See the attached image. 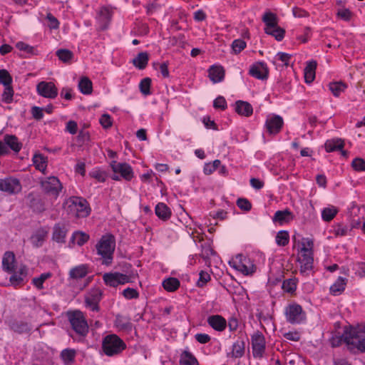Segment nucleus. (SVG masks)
I'll return each mask as SVG.
<instances>
[{
    "instance_id": "2f4dec72",
    "label": "nucleus",
    "mask_w": 365,
    "mask_h": 365,
    "mask_svg": "<svg viewBox=\"0 0 365 365\" xmlns=\"http://www.w3.org/2000/svg\"><path fill=\"white\" fill-rule=\"evenodd\" d=\"M47 232L41 229L38 230L31 237L32 245L36 247H41L46 237Z\"/></svg>"
},
{
    "instance_id": "6e6552de",
    "label": "nucleus",
    "mask_w": 365,
    "mask_h": 365,
    "mask_svg": "<svg viewBox=\"0 0 365 365\" xmlns=\"http://www.w3.org/2000/svg\"><path fill=\"white\" fill-rule=\"evenodd\" d=\"M136 275L137 274L127 275L120 272L106 273L103 279L107 285L115 287L119 284L131 282V279L135 278Z\"/></svg>"
},
{
    "instance_id": "4c0bfd02",
    "label": "nucleus",
    "mask_w": 365,
    "mask_h": 365,
    "mask_svg": "<svg viewBox=\"0 0 365 365\" xmlns=\"http://www.w3.org/2000/svg\"><path fill=\"white\" fill-rule=\"evenodd\" d=\"M180 365H198L196 358L189 351H185L182 354L180 361Z\"/></svg>"
},
{
    "instance_id": "5701e85b",
    "label": "nucleus",
    "mask_w": 365,
    "mask_h": 365,
    "mask_svg": "<svg viewBox=\"0 0 365 365\" xmlns=\"http://www.w3.org/2000/svg\"><path fill=\"white\" fill-rule=\"evenodd\" d=\"M293 219L292 213L287 209L284 210H278L275 212L272 220L274 222H279L282 225L289 222Z\"/></svg>"
},
{
    "instance_id": "5fc2aeb1",
    "label": "nucleus",
    "mask_w": 365,
    "mask_h": 365,
    "mask_svg": "<svg viewBox=\"0 0 365 365\" xmlns=\"http://www.w3.org/2000/svg\"><path fill=\"white\" fill-rule=\"evenodd\" d=\"M151 85V79L150 78H143L140 83V90L141 93L145 96L150 93V88Z\"/></svg>"
},
{
    "instance_id": "79ce46f5",
    "label": "nucleus",
    "mask_w": 365,
    "mask_h": 365,
    "mask_svg": "<svg viewBox=\"0 0 365 365\" xmlns=\"http://www.w3.org/2000/svg\"><path fill=\"white\" fill-rule=\"evenodd\" d=\"M66 230L59 225H56L53 228V239L58 242H64L66 237Z\"/></svg>"
},
{
    "instance_id": "f03ea898",
    "label": "nucleus",
    "mask_w": 365,
    "mask_h": 365,
    "mask_svg": "<svg viewBox=\"0 0 365 365\" xmlns=\"http://www.w3.org/2000/svg\"><path fill=\"white\" fill-rule=\"evenodd\" d=\"M115 247V240L112 235L103 236L98 242L96 250L98 254L103 258V264L108 265L112 262Z\"/></svg>"
},
{
    "instance_id": "6e6d98bb",
    "label": "nucleus",
    "mask_w": 365,
    "mask_h": 365,
    "mask_svg": "<svg viewBox=\"0 0 365 365\" xmlns=\"http://www.w3.org/2000/svg\"><path fill=\"white\" fill-rule=\"evenodd\" d=\"M221 165V162L219 160H215L212 163H206L204 166V173L206 175H210Z\"/></svg>"
},
{
    "instance_id": "bf43d9fd",
    "label": "nucleus",
    "mask_w": 365,
    "mask_h": 365,
    "mask_svg": "<svg viewBox=\"0 0 365 365\" xmlns=\"http://www.w3.org/2000/svg\"><path fill=\"white\" fill-rule=\"evenodd\" d=\"M237 205L241 210L245 211H250L252 208L251 203L245 198H239L237 201Z\"/></svg>"
},
{
    "instance_id": "0eeeda50",
    "label": "nucleus",
    "mask_w": 365,
    "mask_h": 365,
    "mask_svg": "<svg viewBox=\"0 0 365 365\" xmlns=\"http://www.w3.org/2000/svg\"><path fill=\"white\" fill-rule=\"evenodd\" d=\"M41 185L43 192L54 198L58 196L63 188L60 180L54 176L46 178L41 181Z\"/></svg>"
},
{
    "instance_id": "37998d69",
    "label": "nucleus",
    "mask_w": 365,
    "mask_h": 365,
    "mask_svg": "<svg viewBox=\"0 0 365 365\" xmlns=\"http://www.w3.org/2000/svg\"><path fill=\"white\" fill-rule=\"evenodd\" d=\"M34 164L36 168L40 171L43 172L46 170V161L45 158L41 154H36L33 158Z\"/></svg>"
},
{
    "instance_id": "338daca9",
    "label": "nucleus",
    "mask_w": 365,
    "mask_h": 365,
    "mask_svg": "<svg viewBox=\"0 0 365 365\" xmlns=\"http://www.w3.org/2000/svg\"><path fill=\"white\" fill-rule=\"evenodd\" d=\"M100 123L105 128H108L112 125L110 116L108 114H103L100 118Z\"/></svg>"
},
{
    "instance_id": "774afa93",
    "label": "nucleus",
    "mask_w": 365,
    "mask_h": 365,
    "mask_svg": "<svg viewBox=\"0 0 365 365\" xmlns=\"http://www.w3.org/2000/svg\"><path fill=\"white\" fill-rule=\"evenodd\" d=\"M46 19L48 21V23H49L48 26L50 27V29H56L58 27V25H59L58 21L51 14L48 13L46 16Z\"/></svg>"
},
{
    "instance_id": "cd10ccee",
    "label": "nucleus",
    "mask_w": 365,
    "mask_h": 365,
    "mask_svg": "<svg viewBox=\"0 0 365 365\" xmlns=\"http://www.w3.org/2000/svg\"><path fill=\"white\" fill-rule=\"evenodd\" d=\"M4 141L6 146H9L15 153H18L21 148L22 144L19 142L18 138L15 135H6Z\"/></svg>"
},
{
    "instance_id": "f257e3e1",
    "label": "nucleus",
    "mask_w": 365,
    "mask_h": 365,
    "mask_svg": "<svg viewBox=\"0 0 365 365\" xmlns=\"http://www.w3.org/2000/svg\"><path fill=\"white\" fill-rule=\"evenodd\" d=\"M342 338L347 344L354 346L361 352H365V327L347 329Z\"/></svg>"
},
{
    "instance_id": "f704fd0d",
    "label": "nucleus",
    "mask_w": 365,
    "mask_h": 365,
    "mask_svg": "<svg viewBox=\"0 0 365 365\" xmlns=\"http://www.w3.org/2000/svg\"><path fill=\"white\" fill-rule=\"evenodd\" d=\"M163 287L168 292H174L180 287V281L175 277H169L163 282Z\"/></svg>"
},
{
    "instance_id": "a211bd4d",
    "label": "nucleus",
    "mask_w": 365,
    "mask_h": 365,
    "mask_svg": "<svg viewBox=\"0 0 365 365\" xmlns=\"http://www.w3.org/2000/svg\"><path fill=\"white\" fill-rule=\"evenodd\" d=\"M344 146V142L341 138L329 140L325 143V149L327 152H332L334 150H341V155L346 158L348 152L342 150Z\"/></svg>"
},
{
    "instance_id": "49530a36",
    "label": "nucleus",
    "mask_w": 365,
    "mask_h": 365,
    "mask_svg": "<svg viewBox=\"0 0 365 365\" xmlns=\"http://www.w3.org/2000/svg\"><path fill=\"white\" fill-rule=\"evenodd\" d=\"M56 56L64 63L68 62L73 57V53L68 49H58Z\"/></svg>"
},
{
    "instance_id": "f8f14e48",
    "label": "nucleus",
    "mask_w": 365,
    "mask_h": 365,
    "mask_svg": "<svg viewBox=\"0 0 365 365\" xmlns=\"http://www.w3.org/2000/svg\"><path fill=\"white\" fill-rule=\"evenodd\" d=\"M20 181L14 178L0 179V190L9 194H16L21 191Z\"/></svg>"
},
{
    "instance_id": "c9c22d12",
    "label": "nucleus",
    "mask_w": 365,
    "mask_h": 365,
    "mask_svg": "<svg viewBox=\"0 0 365 365\" xmlns=\"http://www.w3.org/2000/svg\"><path fill=\"white\" fill-rule=\"evenodd\" d=\"M338 209L334 206L325 207L322 211V218L325 222L331 221L337 214Z\"/></svg>"
},
{
    "instance_id": "39448f33",
    "label": "nucleus",
    "mask_w": 365,
    "mask_h": 365,
    "mask_svg": "<svg viewBox=\"0 0 365 365\" xmlns=\"http://www.w3.org/2000/svg\"><path fill=\"white\" fill-rule=\"evenodd\" d=\"M68 317L72 329L80 336H86L88 332V326L86 320L80 311L68 313Z\"/></svg>"
},
{
    "instance_id": "e2e57ef3",
    "label": "nucleus",
    "mask_w": 365,
    "mask_h": 365,
    "mask_svg": "<svg viewBox=\"0 0 365 365\" xmlns=\"http://www.w3.org/2000/svg\"><path fill=\"white\" fill-rule=\"evenodd\" d=\"M213 106L215 108L225 110L227 108V102L223 96H218L213 103Z\"/></svg>"
},
{
    "instance_id": "603ef678",
    "label": "nucleus",
    "mask_w": 365,
    "mask_h": 365,
    "mask_svg": "<svg viewBox=\"0 0 365 365\" xmlns=\"http://www.w3.org/2000/svg\"><path fill=\"white\" fill-rule=\"evenodd\" d=\"M246 42L242 39H236L233 41L231 47L235 54L240 53L246 47Z\"/></svg>"
},
{
    "instance_id": "052dcab7",
    "label": "nucleus",
    "mask_w": 365,
    "mask_h": 365,
    "mask_svg": "<svg viewBox=\"0 0 365 365\" xmlns=\"http://www.w3.org/2000/svg\"><path fill=\"white\" fill-rule=\"evenodd\" d=\"M210 279V274L204 271H201L200 272V277L197 282V286L199 287H202Z\"/></svg>"
},
{
    "instance_id": "473e14b6",
    "label": "nucleus",
    "mask_w": 365,
    "mask_h": 365,
    "mask_svg": "<svg viewBox=\"0 0 365 365\" xmlns=\"http://www.w3.org/2000/svg\"><path fill=\"white\" fill-rule=\"evenodd\" d=\"M346 279L342 277H339L336 281L330 287V292L336 295L341 294L345 289Z\"/></svg>"
},
{
    "instance_id": "69168bd1",
    "label": "nucleus",
    "mask_w": 365,
    "mask_h": 365,
    "mask_svg": "<svg viewBox=\"0 0 365 365\" xmlns=\"http://www.w3.org/2000/svg\"><path fill=\"white\" fill-rule=\"evenodd\" d=\"M337 16L344 21H349L351 17V12L348 9H339Z\"/></svg>"
},
{
    "instance_id": "7c9ffc66",
    "label": "nucleus",
    "mask_w": 365,
    "mask_h": 365,
    "mask_svg": "<svg viewBox=\"0 0 365 365\" xmlns=\"http://www.w3.org/2000/svg\"><path fill=\"white\" fill-rule=\"evenodd\" d=\"M15 256L11 252H6L2 260L3 267L7 272H12L14 267Z\"/></svg>"
},
{
    "instance_id": "412c9836",
    "label": "nucleus",
    "mask_w": 365,
    "mask_h": 365,
    "mask_svg": "<svg viewBox=\"0 0 365 365\" xmlns=\"http://www.w3.org/2000/svg\"><path fill=\"white\" fill-rule=\"evenodd\" d=\"M235 105V111L239 115L248 117L253 113L252 105L247 101H236Z\"/></svg>"
},
{
    "instance_id": "4d7b16f0",
    "label": "nucleus",
    "mask_w": 365,
    "mask_h": 365,
    "mask_svg": "<svg viewBox=\"0 0 365 365\" xmlns=\"http://www.w3.org/2000/svg\"><path fill=\"white\" fill-rule=\"evenodd\" d=\"M297 287L295 279H289L284 280L282 284V288L287 292L292 293L295 291Z\"/></svg>"
},
{
    "instance_id": "a878e982",
    "label": "nucleus",
    "mask_w": 365,
    "mask_h": 365,
    "mask_svg": "<svg viewBox=\"0 0 365 365\" xmlns=\"http://www.w3.org/2000/svg\"><path fill=\"white\" fill-rule=\"evenodd\" d=\"M88 274V267L86 264L72 268L69 272V276L71 279H78L85 277Z\"/></svg>"
},
{
    "instance_id": "c756f323",
    "label": "nucleus",
    "mask_w": 365,
    "mask_h": 365,
    "mask_svg": "<svg viewBox=\"0 0 365 365\" xmlns=\"http://www.w3.org/2000/svg\"><path fill=\"white\" fill-rule=\"evenodd\" d=\"M78 88L80 91L85 95L91 94L93 91L91 81L88 77H82L78 83Z\"/></svg>"
},
{
    "instance_id": "ea45409f",
    "label": "nucleus",
    "mask_w": 365,
    "mask_h": 365,
    "mask_svg": "<svg viewBox=\"0 0 365 365\" xmlns=\"http://www.w3.org/2000/svg\"><path fill=\"white\" fill-rule=\"evenodd\" d=\"M267 34L271 35L275 38L278 41L284 38L285 31L284 29L279 27L278 25L264 31Z\"/></svg>"
},
{
    "instance_id": "de8ad7c7",
    "label": "nucleus",
    "mask_w": 365,
    "mask_h": 365,
    "mask_svg": "<svg viewBox=\"0 0 365 365\" xmlns=\"http://www.w3.org/2000/svg\"><path fill=\"white\" fill-rule=\"evenodd\" d=\"M115 324L122 329H128L131 328V323L125 317L118 314L115 317Z\"/></svg>"
},
{
    "instance_id": "4be33fe9",
    "label": "nucleus",
    "mask_w": 365,
    "mask_h": 365,
    "mask_svg": "<svg viewBox=\"0 0 365 365\" xmlns=\"http://www.w3.org/2000/svg\"><path fill=\"white\" fill-rule=\"evenodd\" d=\"M262 21L265 24L264 31L278 25V19L277 15L270 11H267L264 14Z\"/></svg>"
},
{
    "instance_id": "6ab92c4d",
    "label": "nucleus",
    "mask_w": 365,
    "mask_h": 365,
    "mask_svg": "<svg viewBox=\"0 0 365 365\" xmlns=\"http://www.w3.org/2000/svg\"><path fill=\"white\" fill-rule=\"evenodd\" d=\"M208 324L215 330L223 331L227 325L226 320L220 315H212L207 318Z\"/></svg>"
},
{
    "instance_id": "13d9d810",
    "label": "nucleus",
    "mask_w": 365,
    "mask_h": 365,
    "mask_svg": "<svg viewBox=\"0 0 365 365\" xmlns=\"http://www.w3.org/2000/svg\"><path fill=\"white\" fill-rule=\"evenodd\" d=\"M351 166L356 171H365V160L361 158H356L352 161Z\"/></svg>"
},
{
    "instance_id": "aec40b11",
    "label": "nucleus",
    "mask_w": 365,
    "mask_h": 365,
    "mask_svg": "<svg viewBox=\"0 0 365 365\" xmlns=\"http://www.w3.org/2000/svg\"><path fill=\"white\" fill-rule=\"evenodd\" d=\"M112 12L108 7H103L98 13V21L100 23V29L106 30L111 20Z\"/></svg>"
},
{
    "instance_id": "c03bdc74",
    "label": "nucleus",
    "mask_w": 365,
    "mask_h": 365,
    "mask_svg": "<svg viewBox=\"0 0 365 365\" xmlns=\"http://www.w3.org/2000/svg\"><path fill=\"white\" fill-rule=\"evenodd\" d=\"M289 235L287 231L281 230L277 232L276 242L279 246H285L289 243Z\"/></svg>"
},
{
    "instance_id": "7ed1b4c3",
    "label": "nucleus",
    "mask_w": 365,
    "mask_h": 365,
    "mask_svg": "<svg viewBox=\"0 0 365 365\" xmlns=\"http://www.w3.org/2000/svg\"><path fill=\"white\" fill-rule=\"evenodd\" d=\"M126 347L124 341L116 334H109L105 336L102 342L104 353L109 356L120 354Z\"/></svg>"
},
{
    "instance_id": "9d476101",
    "label": "nucleus",
    "mask_w": 365,
    "mask_h": 365,
    "mask_svg": "<svg viewBox=\"0 0 365 365\" xmlns=\"http://www.w3.org/2000/svg\"><path fill=\"white\" fill-rule=\"evenodd\" d=\"M286 316L287 321L292 324H299L305 319V314L299 304H292L287 307Z\"/></svg>"
},
{
    "instance_id": "09e8293b",
    "label": "nucleus",
    "mask_w": 365,
    "mask_h": 365,
    "mask_svg": "<svg viewBox=\"0 0 365 365\" xmlns=\"http://www.w3.org/2000/svg\"><path fill=\"white\" fill-rule=\"evenodd\" d=\"M0 83L5 86H11L12 83V77L6 69L0 70Z\"/></svg>"
},
{
    "instance_id": "680f3d73",
    "label": "nucleus",
    "mask_w": 365,
    "mask_h": 365,
    "mask_svg": "<svg viewBox=\"0 0 365 365\" xmlns=\"http://www.w3.org/2000/svg\"><path fill=\"white\" fill-rule=\"evenodd\" d=\"M123 295L128 299H136L138 297L139 294L136 289L133 288H127L123 290Z\"/></svg>"
},
{
    "instance_id": "a18cd8bd",
    "label": "nucleus",
    "mask_w": 365,
    "mask_h": 365,
    "mask_svg": "<svg viewBox=\"0 0 365 365\" xmlns=\"http://www.w3.org/2000/svg\"><path fill=\"white\" fill-rule=\"evenodd\" d=\"M88 239L89 235L82 232H76L72 236V241L76 242L79 246L85 244Z\"/></svg>"
},
{
    "instance_id": "4468645a",
    "label": "nucleus",
    "mask_w": 365,
    "mask_h": 365,
    "mask_svg": "<svg viewBox=\"0 0 365 365\" xmlns=\"http://www.w3.org/2000/svg\"><path fill=\"white\" fill-rule=\"evenodd\" d=\"M254 356H262L265 349V341L262 334L257 332L252 337Z\"/></svg>"
},
{
    "instance_id": "8fccbe9b",
    "label": "nucleus",
    "mask_w": 365,
    "mask_h": 365,
    "mask_svg": "<svg viewBox=\"0 0 365 365\" xmlns=\"http://www.w3.org/2000/svg\"><path fill=\"white\" fill-rule=\"evenodd\" d=\"M51 274L50 272L43 273L38 277H35L32 279L33 284L38 289H43V282L51 277Z\"/></svg>"
},
{
    "instance_id": "c85d7f7f",
    "label": "nucleus",
    "mask_w": 365,
    "mask_h": 365,
    "mask_svg": "<svg viewBox=\"0 0 365 365\" xmlns=\"http://www.w3.org/2000/svg\"><path fill=\"white\" fill-rule=\"evenodd\" d=\"M148 54L146 52L139 53L132 61L133 65L139 69H144L148 62Z\"/></svg>"
},
{
    "instance_id": "bb28decb",
    "label": "nucleus",
    "mask_w": 365,
    "mask_h": 365,
    "mask_svg": "<svg viewBox=\"0 0 365 365\" xmlns=\"http://www.w3.org/2000/svg\"><path fill=\"white\" fill-rule=\"evenodd\" d=\"M156 215L163 220H167L171 215L170 208L163 202H159L155 207Z\"/></svg>"
},
{
    "instance_id": "9b49d317",
    "label": "nucleus",
    "mask_w": 365,
    "mask_h": 365,
    "mask_svg": "<svg viewBox=\"0 0 365 365\" xmlns=\"http://www.w3.org/2000/svg\"><path fill=\"white\" fill-rule=\"evenodd\" d=\"M37 93L47 98H55L58 95V89L53 82L41 81L36 86Z\"/></svg>"
},
{
    "instance_id": "864d4df0",
    "label": "nucleus",
    "mask_w": 365,
    "mask_h": 365,
    "mask_svg": "<svg viewBox=\"0 0 365 365\" xmlns=\"http://www.w3.org/2000/svg\"><path fill=\"white\" fill-rule=\"evenodd\" d=\"M16 47L18 49H19L20 51H25L27 53L32 54V55L36 54V49L34 47H33L27 43H25L24 42H22V41L18 42L16 44Z\"/></svg>"
},
{
    "instance_id": "20e7f679",
    "label": "nucleus",
    "mask_w": 365,
    "mask_h": 365,
    "mask_svg": "<svg viewBox=\"0 0 365 365\" xmlns=\"http://www.w3.org/2000/svg\"><path fill=\"white\" fill-rule=\"evenodd\" d=\"M67 211L73 212L78 217H85L89 215L90 209L86 200L78 197H71L66 202Z\"/></svg>"
},
{
    "instance_id": "72a5a7b5",
    "label": "nucleus",
    "mask_w": 365,
    "mask_h": 365,
    "mask_svg": "<svg viewBox=\"0 0 365 365\" xmlns=\"http://www.w3.org/2000/svg\"><path fill=\"white\" fill-rule=\"evenodd\" d=\"M329 88L333 95L336 97H338L341 95V93L344 92L345 89L347 88V86L341 82H332L329 84Z\"/></svg>"
},
{
    "instance_id": "dca6fc26",
    "label": "nucleus",
    "mask_w": 365,
    "mask_h": 365,
    "mask_svg": "<svg viewBox=\"0 0 365 365\" xmlns=\"http://www.w3.org/2000/svg\"><path fill=\"white\" fill-rule=\"evenodd\" d=\"M249 73L257 79L264 80L268 77L269 70L266 63L258 62L251 66Z\"/></svg>"
},
{
    "instance_id": "ddd939ff",
    "label": "nucleus",
    "mask_w": 365,
    "mask_h": 365,
    "mask_svg": "<svg viewBox=\"0 0 365 365\" xmlns=\"http://www.w3.org/2000/svg\"><path fill=\"white\" fill-rule=\"evenodd\" d=\"M284 124L283 119L278 115H273L267 118L265 126L270 135L277 134Z\"/></svg>"
},
{
    "instance_id": "0e129e2a",
    "label": "nucleus",
    "mask_w": 365,
    "mask_h": 365,
    "mask_svg": "<svg viewBox=\"0 0 365 365\" xmlns=\"http://www.w3.org/2000/svg\"><path fill=\"white\" fill-rule=\"evenodd\" d=\"M90 175L101 182H105L106 179V173L101 170H94L90 173Z\"/></svg>"
},
{
    "instance_id": "423d86ee",
    "label": "nucleus",
    "mask_w": 365,
    "mask_h": 365,
    "mask_svg": "<svg viewBox=\"0 0 365 365\" xmlns=\"http://www.w3.org/2000/svg\"><path fill=\"white\" fill-rule=\"evenodd\" d=\"M110 166L113 171L111 178L114 180H119L120 177L126 180H130L133 177V170L128 163L113 161Z\"/></svg>"
},
{
    "instance_id": "393cba45",
    "label": "nucleus",
    "mask_w": 365,
    "mask_h": 365,
    "mask_svg": "<svg viewBox=\"0 0 365 365\" xmlns=\"http://www.w3.org/2000/svg\"><path fill=\"white\" fill-rule=\"evenodd\" d=\"M315 61H309L304 68V80L307 83H311L315 78V70L317 68Z\"/></svg>"
},
{
    "instance_id": "58836bf2",
    "label": "nucleus",
    "mask_w": 365,
    "mask_h": 365,
    "mask_svg": "<svg viewBox=\"0 0 365 365\" xmlns=\"http://www.w3.org/2000/svg\"><path fill=\"white\" fill-rule=\"evenodd\" d=\"M11 329L18 333H26L31 329V327L27 322L17 321L12 323Z\"/></svg>"
},
{
    "instance_id": "a19ab883",
    "label": "nucleus",
    "mask_w": 365,
    "mask_h": 365,
    "mask_svg": "<svg viewBox=\"0 0 365 365\" xmlns=\"http://www.w3.org/2000/svg\"><path fill=\"white\" fill-rule=\"evenodd\" d=\"M245 353V342L242 340H237L232 346V355L239 358Z\"/></svg>"
},
{
    "instance_id": "3c124183",
    "label": "nucleus",
    "mask_w": 365,
    "mask_h": 365,
    "mask_svg": "<svg viewBox=\"0 0 365 365\" xmlns=\"http://www.w3.org/2000/svg\"><path fill=\"white\" fill-rule=\"evenodd\" d=\"M14 90L11 86H5L4 91L1 95L2 101L6 103H10L13 101Z\"/></svg>"
},
{
    "instance_id": "b1692460",
    "label": "nucleus",
    "mask_w": 365,
    "mask_h": 365,
    "mask_svg": "<svg viewBox=\"0 0 365 365\" xmlns=\"http://www.w3.org/2000/svg\"><path fill=\"white\" fill-rule=\"evenodd\" d=\"M209 76L212 82H220L224 78L225 71L220 66H212L209 69Z\"/></svg>"
},
{
    "instance_id": "1a4fd4ad",
    "label": "nucleus",
    "mask_w": 365,
    "mask_h": 365,
    "mask_svg": "<svg viewBox=\"0 0 365 365\" xmlns=\"http://www.w3.org/2000/svg\"><path fill=\"white\" fill-rule=\"evenodd\" d=\"M301 257H299L298 261L301 264L300 272L305 274L309 270H311L313 267V252H310L309 248H306L305 244L301 248Z\"/></svg>"
},
{
    "instance_id": "f3484780",
    "label": "nucleus",
    "mask_w": 365,
    "mask_h": 365,
    "mask_svg": "<svg viewBox=\"0 0 365 365\" xmlns=\"http://www.w3.org/2000/svg\"><path fill=\"white\" fill-rule=\"evenodd\" d=\"M351 228H359L361 227V219H364V214L365 213V206L357 207L353 206L351 209Z\"/></svg>"
},
{
    "instance_id": "e433bc0d",
    "label": "nucleus",
    "mask_w": 365,
    "mask_h": 365,
    "mask_svg": "<svg viewBox=\"0 0 365 365\" xmlns=\"http://www.w3.org/2000/svg\"><path fill=\"white\" fill-rule=\"evenodd\" d=\"M76 351L73 349H66L62 351L61 357L66 365H71L74 362Z\"/></svg>"
},
{
    "instance_id": "2eb2a0df",
    "label": "nucleus",
    "mask_w": 365,
    "mask_h": 365,
    "mask_svg": "<svg viewBox=\"0 0 365 365\" xmlns=\"http://www.w3.org/2000/svg\"><path fill=\"white\" fill-rule=\"evenodd\" d=\"M236 259H239L238 262H234L233 267L245 275L252 274L255 272L256 268L254 264H250V265H247L246 264L247 262L249 261L246 257H243L242 255H239L236 257Z\"/></svg>"
}]
</instances>
